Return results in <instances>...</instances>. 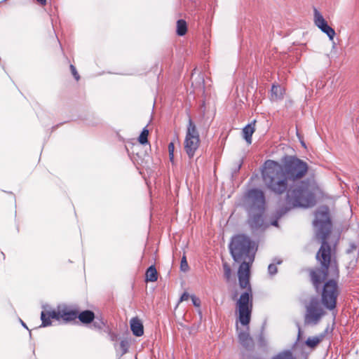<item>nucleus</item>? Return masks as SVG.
<instances>
[{"instance_id": "obj_1", "label": "nucleus", "mask_w": 359, "mask_h": 359, "mask_svg": "<svg viewBox=\"0 0 359 359\" xmlns=\"http://www.w3.org/2000/svg\"><path fill=\"white\" fill-rule=\"evenodd\" d=\"M307 170L306 163L294 157H287L283 165L273 161H266L263 178L267 187L277 194H282L290 186L285 197L287 210L308 208L316 203L314 194L307 183H295L304 177Z\"/></svg>"}, {"instance_id": "obj_2", "label": "nucleus", "mask_w": 359, "mask_h": 359, "mask_svg": "<svg viewBox=\"0 0 359 359\" xmlns=\"http://www.w3.org/2000/svg\"><path fill=\"white\" fill-rule=\"evenodd\" d=\"M229 248L233 259L238 262H242L238 271L239 285L241 288L247 290L238 299L236 306L239 321L243 325H248L252 308L249 264L254 259L255 245L245 236L238 235L232 238Z\"/></svg>"}, {"instance_id": "obj_3", "label": "nucleus", "mask_w": 359, "mask_h": 359, "mask_svg": "<svg viewBox=\"0 0 359 359\" xmlns=\"http://www.w3.org/2000/svg\"><path fill=\"white\" fill-rule=\"evenodd\" d=\"M316 229V238L322 241V245L317 254V258L320 260L323 266L333 270L334 273H337V269L335 264L330 261V247L325 242L326 236L328 235L330 229L329 209L327 207H321L316 214V219L313 222Z\"/></svg>"}, {"instance_id": "obj_4", "label": "nucleus", "mask_w": 359, "mask_h": 359, "mask_svg": "<svg viewBox=\"0 0 359 359\" xmlns=\"http://www.w3.org/2000/svg\"><path fill=\"white\" fill-rule=\"evenodd\" d=\"M244 205L248 208L250 217V224L252 228L257 229L263 224L261 216L264 205V196L262 191L254 189L248 192L246 196Z\"/></svg>"}, {"instance_id": "obj_5", "label": "nucleus", "mask_w": 359, "mask_h": 359, "mask_svg": "<svg viewBox=\"0 0 359 359\" xmlns=\"http://www.w3.org/2000/svg\"><path fill=\"white\" fill-rule=\"evenodd\" d=\"M76 317V312L69 309L65 306H60L57 310H45L41 312V318L43 326H48L51 324L50 318L69 321L74 320Z\"/></svg>"}, {"instance_id": "obj_6", "label": "nucleus", "mask_w": 359, "mask_h": 359, "mask_svg": "<svg viewBox=\"0 0 359 359\" xmlns=\"http://www.w3.org/2000/svg\"><path fill=\"white\" fill-rule=\"evenodd\" d=\"M184 144V149L189 158H192L194 156L195 151L200 145L198 132L195 124L190 118Z\"/></svg>"}, {"instance_id": "obj_7", "label": "nucleus", "mask_w": 359, "mask_h": 359, "mask_svg": "<svg viewBox=\"0 0 359 359\" xmlns=\"http://www.w3.org/2000/svg\"><path fill=\"white\" fill-rule=\"evenodd\" d=\"M338 295L337 283L334 280L328 281L325 283L322 294V300L324 305L332 309L336 306V299Z\"/></svg>"}, {"instance_id": "obj_8", "label": "nucleus", "mask_w": 359, "mask_h": 359, "mask_svg": "<svg viewBox=\"0 0 359 359\" xmlns=\"http://www.w3.org/2000/svg\"><path fill=\"white\" fill-rule=\"evenodd\" d=\"M313 22L318 29L327 34L330 41H333L335 31L328 25L323 15L316 8L313 9Z\"/></svg>"}, {"instance_id": "obj_9", "label": "nucleus", "mask_w": 359, "mask_h": 359, "mask_svg": "<svg viewBox=\"0 0 359 359\" xmlns=\"http://www.w3.org/2000/svg\"><path fill=\"white\" fill-rule=\"evenodd\" d=\"M323 315V309L319 306L317 301H312L307 307V313L306 315V322L308 323H316L320 317Z\"/></svg>"}, {"instance_id": "obj_10", "label": "nucleus", "mask_w": 359, "mask_h": 359, "mask_svg": "<svg viewBox=\"0 0 359 359\" xmlns=\"http://www.w3.org/2000/svg\"><path fill=\"white\" fill-rule=\"evenodd\" d=\"M130 328L133 334L137 337L142 336L144 333L142 323L137 318L131 319Z\"/></svg>"}, {"instance_id": "obj_11", "label": "nucleus", "mask_w": 359, "mask_h": 359, "mask_svg": "<svg viewBox=\"0 0 359 359\" xmlns=\"http://www.w3.org/2000/svg\"><path fill=\"white\" fill-rule=\"evenodd\" d=\"M284 93L285 90L281 86L273 85L271 88V100L277 101L283 99Z\"/></svg>"}, {"instance_id": "obj_12", "label": "nucleus", "mask_w": 359, "mask_h": 359, "mask_svg": "<svg viewBox=\"0 0 359 359\" xmlns=\"http://www.w3.org/2000/svg\"><path fill=\"white\" fill-rule=\"evenodd\" d=\"M311 279L313 284L318 289V285L321 283L322 280H324L327 274L322 271H311Z\"/></svg>"}, {"instance_id": "obj_13", "label": "nucleus", "mask_w": 359, "mask_h": 359, "mask_svg": "<svg viewBox=\"0 0 359 359\" xmlns=\"http://www.w3.org/2000/svg\"><path fill=\"white\" fill-rule=\"evenodd\" d=\"M255 121L252 123L248 124L243 129V138L246 140L248 144L252 143V135L254 133Z\"/></svg>"}, {"instance_id": "obj_14", "label": "nucleus", "mask_w": 359, "mask_h": 359, "mask_svg": "<svg viewBox=\"0 0 359 359\" xmlns=\"http://www.w3.org/2000/svg\"><path fill=\"white\" fill-rule=\"evenodd\" d=\"M240 343L245 347L250 346L252 344V339L248 331H243L238 333Z\"/></svg>"}, {"instance_id": "obj_15", "label": "nucleus", "mask_w": 359, "mask_h": 359, "mask_svg": "<svg viewBox=\"0 0 359 359\" xmlns=\"http://www.w3.org/2000/svg\"><path fill=\"white\" fill-rule=\"evenodd\" d=\"M78 318L83 323H90L93 320L95 315L93 311H84L79 315Z\"/></svg>"}, {"instance_id": "obj_16", "label": "nucleus", "mask_w": 359, "mask_h": 359, "mask_svg": "<svg viewBox=\"0 0 359 359\" xmlns=\"http://www.w3.org/2000/svg\"><path fill=\"white\" fill-rule=\"evenodd\" d=\"M157 278V271L154 266H151L146 272V280L147 281L154 282Z\"/></svg>"}, {"instance_id": "obj_17", "label": "nucleus", "mask_w": 359, "mask_h": 359, "mask_svg": "<svg viewBox=\"0 0 359 359\" xmlns=\"http://www.w3.org/2000/svg\"><path fill=\"white\" fill-rule=\"evenodd\" d=\"M187 31V23L183 20H179L177 22V34L179 36H183Z\"/></svg>"}, {"instance_id": "obj_18", "label": "nucleus", "mask_w": 359, "mask_h": 359, "mask_svg": "<svg viewBox=\"0 0 359 359\" xmlns=\"http://www.w3.org/2000/svg\"><path fill=\"white\" fill-rule=\"evenodd\" d=\"M322 339H323L322 335L309 337L306 340V346H308L310 348H314L322 341Z\"/></svg>"}, {"instance_id": "obj_19", "label": "nucleus", "mask_w": 359, "mask_h": 359, "mask_svg": "<svg viewBox=\"0 0 359 359\" xmlns=\"http://www.w3.org/2000/svg\"><path fill=\"white\" fill-rule=\"evenodd\" d=\"M149 135V130L144 128L138 137V141L141 144H145L148 142L147 137Z\"/></svg>"}, {"instance_id": "obj_20", "label": "nucleus", "mask_w": 359, "mask_h": 359, "mask_svg": "<svg viewBox=\"0 0 359 359\" xmlns=\"http://www.w3.org/2000/svg\"><path fill=\"white\" fill-rule=\"evenodd\" d=\"M189 267L188 263L187 262L186 257L183 256L182 258V260H181V263H180V269L183 272H187L189 271Z\"/></svg>"}, {"instance_id": "obj_21", "label": "nucleus", "mask_w": 359, "mask_h": 359, "mask_svg": "<svg viewBox=\"0 0 359 359\" xmlns=\"http://www.w3.org/2000/svg\"><path fill=\"white\" fill-rule=\"evenodd\" d=\"M223 267L224 271V276L227 279V280H229L231 276V268L226 263H224Z\"/></svg>"}, {"instance_id": "obj_22", "label": "nucleus", "mask_w": 359, "mask_h": 359, "mask_svg": "<svg viewBox=\"0 0 359 359\" xmlns=\"http://www.w3.org/2000/svg\"><path fill=\"white\" fill-rule=\"evenodd\" d=\"M174 149H175L174 144L172 142H170L168 145V151H169L170 160L171 161H172L173 158H174Z\"/></svg>"}, {"instance_id": "obj_23", "label": "nucleus", "mask_w": 359, "mask_h": 359, "mask_svg": "<svg viewBox=\"0 0 359 359\" xmlns=\"http://www.w3.org/2000/svg\"><path fill=\"white\" fill-rule=\"evenodd\" d=\"M356 249H357L356 244L354 243H350L348 245V247L346 249V252L348 254L353 253L354 252L356 251Z\"/></svg>"}, {"instance_id": "obj_24", "label": "nucleus", "mask_w": 359, "mask_h": 359, "mask_svg": "<svg viewBox=\"0 0 359 359\" xmlns=\"http://www.w3.org/2000/svg\"><path fill=\"white\" fill-rule=\"evenodd\" d=\"M268 270H269V273L271 275H274L277 273V267H276V264H269V266L268 267Z\"/></svg>"}, {"instance_id": "obj_25", "label": "nucleus", "mask_w": 359, "mask_h": 359, "mask_svg": "<svg viewBox=\"0 0 359 359\" xmlns=\"http://www.w3.org/2000/svg\"><path fill=\"white\" fill-rule=\"evenodd\" d=\"M291 357V353L289 351H286L279 355L278 359H290Z\"/></svg>"}, {"instance_id": "obj_26", "label": "nucleus", "mask_w": 359, "mask_h": 359, "mask_svg": "<svg viewBox=\"0 0 359 359\" xmlns=\"http://www.w3.org/2000/svg\"><path fill=\"white\" fill-rule=\"evenodd\" d=\"M191 299L192 300V302L194 304V305L196 306V307H199L200 305H201V301L198 298H197L196 297H195L194 295H191Z\"/></svg>"}, {"instance_id": "obj_27", "label": "nucleus", "mask_w": 359, "mask_h": 359, "mask_svg": "<svg viewBox=\"0 0 359 359\" xmlns=\"http://www.w3.org/2000/svg\"><path fill=\"white\" fill-rule=\"evenodd\" d=\"M120 346L123 353H126L128 346V344L126 341H122L120 344Z\"/></svg>"}, {"instance_id": "obj_28", "label": "nucleus", "mask_w": 359, "mask_h": 359, "mask_svg": "<svg viewBox=\"0 0 359 359\" xmlns=\"http://www.w3.org/2000/svg\"><path fill=\"white\" fill-rule=\"evenodd\" d=\"M191 295H189V293L184 292L180 299V302L187 301L189 298H191Z\"/></svg>"}, {"instance_id": "obj_29", "label": "nucleus", "mask_w": 359, "mask_h": 359, "mask_svg": "<svg viewBox=\"0 0 359 359\" xmlns=\"http://www.w3.org/2000/svg\"><path fill=\"white\" fill-rule=\"evenodd\" d=\"M70 69H71L72 73L74 75V76L75 77V79L76 80H79V76L75 67L73 65H71Z\"/></svg>"}, {"instance_id": "obj_30", "label": "nucleus", "mask_w": 359, "mask_h": 359, "mask_svg": "<svg viewBox=\"0 0 359 359\" xmlns=\"http://www.w3.org/2000/svg\"><path fill=\"white\" fill-rule=\"evenodd\" d=\"M37 1L41 4H45L46 2V0H37Z\"/></svg>"}, {"instance_id": "obj_31", "label": "nucleus", "mask_w": 359, "mask_h": 359, "mask_svg": "<svg viewBox=\"0 0 359 359\" xmlns=\"http://www.w3.org/2000/svg\"><path fill=\"white\" fill-rule=\"evenodd\" d=\"M335 46H336V44H335V43L333 41V43H332V48H335Z\"/></svg>"}, {"instance_id": "obj_32", "label": "nucleus", "mask_w": 359, "mask_h": 359, "mask_svg": "<svg viewBox=\"0 0 359 359\" xmlns=\"http://www.w3.org/2000/svg\"><path fill=\"white\" fill-rule=\"evenodd\" d=\"M301 143H302V145L303 147H306V146H305V144H304V142H302Z\"/></svg>"}, {"instance_id": "obj_33", "label": "nucleus", "mask_w": 359, "mask_h": 359, "mask_svg": "<svg viewBox=\"0 0 359 359\" xmlns=\"http://www.w3.org/2000/svg\"><path fill=\"white\" fill-rule=\"evenodd\" d=\"M273 224V225H275V226H276V225H277V222H275Z\"/></svg>"}, {"instance_id": "obj_34", "label": "nucleus", "mask_w": 359, "mask_h": 359, "mask_svg": "<svg viewBox=\"0 0 359 359\" xmlns=\"http://www.w3.org/2000/svg\"><path fill=\"white\" fill-rule=\"evenodd\" d=\"M280 263H281L280 260L277 262V264H280Z\"/></svg>"}, {"instance_id": "obj_35", "label": "nucleus", "mask_w": 359, "mask_h": 359, "mask_svg": "<svg viewBox=\"0 0 359 359\" xmlns=\"http://www.w3.org/2000/svg\"><path fill=\"white\" fill-rule=\"evenodd\" d=\"M22 324L23 326L26 327V325H25V323L23 322H22Z\"/></svg>"}]
</instances>
